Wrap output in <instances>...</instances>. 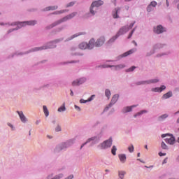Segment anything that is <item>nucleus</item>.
Masks as SVG:
<instances>
[{"label": "nucleus", "mask_w": 179, "mask_h": 179, "mask_svg": "<svg viewBox=\"0 0 179 179\" xmlns=\"http://www.w3.org/2000/svg\"><path fill=\"white\" fill-rule=\"evenodd\" d=\"M127 31H129V29L127 28V26H124L122 28L120 29L118 32L115 36L112 37L108 41V44H111V43H114V41L120 37V36H122V34H125V33H127Z\"/></svg>", "instance_id": "obj_1"}, {"label": "nucleus", "mask_w": 179, "mask_h": 179, "mask_svg": "<svg viewBox=\"0 0 179 179\" xmlns=\"http://www.w3.org/2000/svg\"><path fill=\"white\" fill-rule=\"evenodd\" d=\"M94 47V39H91L89 42V43L83 42L79 45V48L80 50H86L88 48V50H92Z\"/></svg>", "instance_id": "obj_2"}, {"label": "nucleus", "mask_w": 179, "mask_h": 179, "mask_svg": "<svg viewBox=\"0 0 179 179\" xmlns=\"http://www.w3.org/2000/svg\"><path fill=\"white\" fill-rule=\"evenodd\" d=\"M76 15V13H73L64 17L62 20H59V21H57V22L53 23L52 25H50V28L52 29V27H55V26H57V24L62 23V22H66V20H68L69 19H72V17H73Z\"/></svg>", "instance_id": "obj_3"}, {"label": "nucleus", "mask_w": 179, "mask_h": 179, "mask_svg": "<svg viewBox=\"0 0 179 179\" xmlns=\"http://www.w3.org/2000/svg\"><path fill=\"white\" fill-rule=\"evenodd\" d=\"M112 145H113V139L110 138L108 140H106L103 141L102 143L99 144L98 145V148L102 150L108 149V148H111Z\"/></svg>", "instance_id": "obj_4"}, {"label": "nucleus", "mask_w": 179, "mask_h": 179, "mask_svg": "<svg viewBox=\"0 0 179 179\" xmlns=\"http://www.w3.org/2000/svg\"><path fill=\"white\" fill-rule=\"evenodd\" d=\"M103 3H104L101 0L94 1L92 3L91 7H90V13H92V15H95L96 13H94V10H93V8H99V6H101V5H103Z\"/></svg>", "instance_id": "obj_5"}, {"label": "nucleus", "mask_w": 179, "mask_h": 179, "mask_svg": "<svg viewBox=\"0 0 179 179\" xmlns=\"http://www.w3.org/2000/svg\"><path fill=\"white\" fill-rule=\"evenodd\" d=\"M70 145L71 141H68L67 143H63L56 148V150L57 152H59V150H62L64 149H66V148L69 147Z\"/></svg>", "instance_id": "obj_6"}, {"label": "nucleus", "mask_w": 179, "mask_h": 179, "mask_svg": "<svg viewBox=\"0 0 179 179\" xmlns=\"http://www.w3.org/2000/svg\"><path fill=\"white\" fill-rule=\"evenodd\" d=\"M106 38H104L103 36H101L95 42V43L94 42V45H95V47H100L104 44Z\"/></svg>", "instance_id": "obj_7"}, {"label": "nucleus", "mask_w": 179, "mask_h": 179, "mask_svg": "<svg viewBox=\"0 0 179 179\" xmlns=\"http://www.w3.org/2000/svg\"><path fill=\"white\" fill-rule=\"evenodd\" d=\"M159 82V80L157 79H154V80H150L148 81H141V82H138L136 83V85H150V83H157Z\"/></svg>", "instance_id": "obj_8"}, {"label": "nucleus", "mask_w": 179, "mask_h": 179, "mask_svg": "<svg viewBox=\"0 0 179 179\" xmlns=\"http://www.w3.org/2000/svg\"><path fill=\"white\" fill-rule=\"evenodd\" d=\"M165 141L166 143H169V145H174L176 138L173 136H169V137L165 139Z\"/></svg>", "instance_id": "obj_9"}, {"label": "nucleus", "mask_w": 179, "mask_h": 179, "mask_svg": "<svg viewBox=\"0 0 179 179\" xmlns=\"http://www.w3.org/2000/svg\"><path fill=\"white\" fill-rule=\"evenodd\" d=\"M86 82V78H80V80H76L73 82L72 85L73 86H79V85H82L83 83H85Z\"/></svg>", "instance_id": "obj_10"}, {"label": "nucleus", "mask_w": 179, "mask_h": 179, "mask_svg": "<svg viewBox=\"0 0 179 179\" xmlns=\"http://www.w3.org/2000/svg\"><path fill=\"white\" fill-rule=\"evenodd\" d=\"M154 31L155 33H157V34H160L164 31H166V30H164V28H163L162 25H159L156 28H154Z\"/></svg>", "instance_id": "obj_11"}, {"label": "nucleus", "mask_w": 179, "mask_h": 179, "mask_svg": "<svg viewBox=\"0 0 179 179\" xmlns=\"http://www.w3.org/2000/svg\"><path fill=\"white\" fill-rule=\"evenodd\" d=\"M17 113L19 115V117H20L22 122H27V118H26V116H24V114H23V112L17 111Z\"/></svg>", "instance_id": "obj_12"}, {"label": "nucleus", "mask_w": 179, "mask_h": 179, "mask_svg": "<svg viewBox=\"0 0 179 179\" xmlns=\"http://www.w3.org/2000/svg\"><path fill=\"white\" fill-rule=\"evenodd\" d=\"M166 90V86L162 85L160 87H155L152 89V92H162V90Z\"/></svg>", "instance_id": "obj_13"}, {"label": "nucleus", "mask_w": 179, "mask_h": 179, "mask_svg": "<svg viewBox=\"0 0 179 179\" xmlns=\"http://www.w3.org/2000/svg\"><path fill=\"white\" fill-rule=\"evenodd\" d=\"M55 45H50L49 46L45 47V46H43V47H41V48H36L35 49H34V51H41V50H47V48H55Z\"/></svg>", "instance_id": "obj_14"}, {"label": "nucleus", "mask_w": 179, "mask_h": 179, "mask_svg": "<svg viewBox=\"0 0 179 179\" xmlns=\"http://www.w3.org/2000/svg\"><path fill=\"white\" fill-rule=\"evenodd\" d=\"M120 97V96L118 94H115L113 96L111 102L110 103V107H111V106H113V104H115V103H117V101L118 100V98Z\"/></svg>", "instance_id": "obj_15"}, {"label": "nucleus", "mask_w": 179, "mask_h": 179, "mask_svg": "<svg viewBox=\"0 0 179 179\" xmlns=\"http://www.w3.org/2000/svg\"><path fill=\"white\" fill-rule=\"evenodd\" d=\"M121 10L120 8H115V10L113 11L112 15L114 19H118V11Z\"/></svg>", "instance_id": "obj_16"}, {"label": "nucleus", "mask_w": 179, "mask_h": 179, "mask_svg": "<svg viewBox=\"0 0 179 179\" xmlns=\"http://www.w3.org/2000/svg\"><path fill=\"white\" fill-rule=\"evenodd\" d=\"M136 51V49H131L126 52H124L123 55H122V57H128V55H131V54H134Z\"/></svg>", "instance_id": "obj_17"}, {"label": "nucleus", "mask_w": 179, "mask_h": 179, "mask_svg": "<svg viewBox=\"0 0 179 179\" xmlns=\"http://www.w3.org/2000/svg\"><path fill=\"white\" fill-rule=\"evenodd\" d=\"M118 157H119L121 163H125V162L127 160V156L125 155V154H120L118 155Z\"/></svg>", "instance_id": "obj_18"}, {"label": "nucleus", "mask_w": 179, "mask_h": 179, "mask_svg": "<svg viewBox=\"0 0 179 179\" xmlns=\"http://www.w3.org/2000/svg\"><path fill=\"white\" fill-rule=\"evenodd\" d=\"M173 96V92L171 91L168 92L164 94L162 96V99H170Z\"/></svg>", "instance_id": "obj_19"}, {"label": "nucleus", "mask_w": 179, "mask_h": 179, "mask_svg": "<svg viewBox=\"0 0 179 179\" xmlns=\"http://www.w3.org/2000/svg\"><path fill=\"white\" fill-rule=\"evenodd\" d=\"M95 140H96V137H92V138H88L85 143L82 144L80 149H82L83 148V146H85V145H87V143H89L90 142H92V141H95Z\"/></svg>", "instance_id": "obj_20"}, {"label": "nucleus", "mask_w": 179, "mask_h": 179, "mask_svg": "<svg viewBox=\"0 0 179 179\" xmlns=\"http://www.w3.org/2000/svg\"><path fill=\"white\" fill-rule=\"evenodd\" d=\"M134 107H136V106H127L123 109V113H129V111H132V108Z\"/></svg>", "instance_id": "obj_21"}, {"label": "nucleus", "mask_w": 179, "mask_h": 179, "mask_svg": "<svg viewBox=\"0 0 179 179\" xmlns=\"http://www.w3.org/2000/svg\"><path fill=\"white\" fill-rule=\"evenodd\" d=\"M36 23H37V22L34 21V20L23 22L24 24H28V26H34V24H36Z\"/></svg>", "instance_id": "obj_22"}, {"label": "nucleus", "mask_w": 179, "mask_h": 179, "mask_svg": "<svg viewBox=\"0 0 179 179\" xmlns=\"http://www.w3.org/2000/svg\"><path fill=\"white\" fill-rule=\"evenodd\" d=\"M123 68H125V65L124 64H119V65L115 66V71H118L119 69H122Z\"/></svg>", "instance_id": "obj_23"}, {"label": "nucleus", "mask_w": 179, "mask_h": 179, "mask_svg": "<svg viewBox=\"0 0 179 179\" xmlns=\"http://www.w3.org/2000/svg\"><path fill=\"white\" fill-rule=\"evenodd\" d=\"M43 111L45 117H48L50 115V112H48V109L47 108V106H43Z\"/></svg>", "instance_id": "obj_24"}, {"label": "nucleus", "mask_w": 179, "mask_h": 179, "mask_svg": "<svg viewBox=\"0 0 179 179\" xmlns=\"http://www.w3.org/2000/svg\"><path fill=\"white\" fill-rule=\"evenodd\" d=\"M94 97V95H92L90 98L88 99V100L85 101L84 99H80V103H87V101H92L93 100V98Z\"/></svg>", "instance_id": "obj_25"}, {"label": "nucleus", "mask_w": 179, "mask_h": 179, "mask_svg": "<svg viewBox=\"0 0 179 179\" xmlns=\"http://www.w3.org/2000/svg\"><path fill=\"white\" fill-rule=\"evenodd\" d=\"M66 110V108H65V103L63 104V106H61L58 108L57 111L59 113H62V111H65Z\"/></svg>", "instance_id": "obj_26"}, {"label": "nucleus", "mask_w": 179, "mask_h": 179, "mask_svg": "<svg viewBox=\"0 0 179 179\" xmlns=\"http://www.w3.org/2000/svg\"><path fill=\"white\" fill-rule=\"evenodd\" d=\"M116 152H117V147L113 145L111 150L112 155H113V156H115V155H117Z\"/></svg>", "instance_id": "obj_27"}, {"label": "nucleus", "mask_w": 179, "mask_h": 179, "mask_svg": "<svg viewBox=\"0 0 179 179\" xmlns=\"http://www.w3.org/2000/svg\"><path fill=\"white\" fill-rule=\"evenodd\" d=\"M46 9L47 10H55L56 9H58V6H50Z\"/></svg>", "instance_id": "obj_28"}, {"label": "nucleus", "mask_w": 179, "mask_h": 179, "mask_svg": "<svg viewBox=\"0 0 179 179\" xmlns=\"http://www.w3.org/2000/svg\"><path fill=\"white\" fill-rule=\"evenodd\" d=\"M105 94L108 99H110V96H111V92L109 90H106Z\"/></svg>", "instance_id": "obj_29"}, {"label": "nucleus", "mask_w": 179, "mask_h": 179, "mask_svg": "<svg viewBox=\"0 0 179 179\" xmlns=\"http://www.w3.org/2000/svg\"><path fill=\"white\" fill-rule=\"evenodd\" d=\"M144 113H146V110H141V112H138L137 114L134 115V117L136 118L138 115H142Z\"/></svg>", "instance_id": "obj_30"}, {"label": "nucleus", "mask_w": 179, "mask_h": 179, "mask_svg": "<svg viewBox=\"0 0 179 179\" xmlns=\"http://www.w3.org/2000/svg\"><path fill=\"white\" fill-rule=\"evenodd\" d=\"M157 6V2L156 1H152L150 4V6H153V8L156 7Z\"/></svg>", "instance_id": "obj_31"}, {"label": "nucleus", "mask_w": 179, "mask_h": 179, "mask_svg": "<svg viewBox=\"0 0 179 179\" xmlns=\"http://www.w3.org/2000/svg\"><path fill=\"white\" fill-rule=\"evenodd\" d=\"M135 24V22H132L129 24V26H126L127 29H129V30H131V29H132L134 27V25Z\"/></svg>", "instance_id": "obj_32"}, {"label": "nucleus", "mask_w": 179, "mask_h": 179, "mask_svg": "<svg viewBox=\"0 0 179 179\" xmlns=\"http://www.w3.org/2000/svg\"><path fill=\"white\" fill-rule=\"evenodd\" d=\"M167 117H169L168 114H164V115H161L159 117V118H161L162 120H164V119L167 118Z\"/></svg>", "instance_id": "obj_33"}, {"label": "nucleus", "mask_w": 179, "mask_h": 179, "mask_svg": "<svg viewBox=\"0 0 179 179\" xmlns=\"http://www.w3.org/2000/svg\"><path fill=\"white\" fill-rule=\"evenodd\" d=\"M136 69V67L135 66H133L127 70V72H132V71L135 70Z\"/></svg>", "instance_id": "obj_34"}, {"label": "nucleus", "mask_w": 179, "mask_h": 179, "mask_svg": "<svg viewBox=\"0 0 179 179\" xmlns=\"http://www.w3.org/2000/svg\"><path fill=\"white\" fill-rule=\"evenodd\" d=\"M135 31V28L131 31V33L128 36V38H131L132 37V34H134Z\"/></svg>", "instance_id": "obj_35"}, {"label": "nucleus", "mask_w": 179, "mask_h": 179, "mask_svg": "<svg viewBox=\"0 0 179 179\" xmlns=\"http://www.w3.org/2000/svg\"><path fill=\"white\" fill-rule=\"evenodd\" d=\"M162 149H167V145L164 142L162 143Z\"/></svg>", "instance_id": "obj_36"}, {"label": "nucleus", "mask_w": 179, "mask_h": 179, "mask_svg": "<svg viewBox=\"0 0 179 179\" xmlns=\"http://www.w3.org/2000/svg\"><path fill=\"white\" fill-rule=\"evenodd\" d=\"M128 150L130 152V153H132V152H134V145L129 147Z\"/></svg>", "instance_id": "obj_37"}, {"label": "nucleus", "mask_w": 179, "mask_h": 179, "mask_svg": "<svg viewBox=\"0 0 179 179\" xmlns=\"http://www.w3.org/2000/svg\"><path fill=\"white\" fill-rule=\"evenodd\" d=\"M83 33H79V34H76L72 36V38H75V37H78V36H82Z\"/></svg>", "instance_id": "obj_38"}, {"label": "nucleus", "mask_w": 179, "mask_h": 179, "mask_svg": "<svg viewBox=\"0 0 179 179\" xmlns=\"http://www.w3.org/2000/svg\"><path fill=\"white\" fill-rule=\"evenodd\" d=\"M75 5L74 2H70L69 4H67L66 7L69 8V6H73Z\"/></svg>", "instance_id": "obj_39"}, {"label": "nucleus", "mask_w": 179, "mask_h": 179, "mask_svg": "<svg viewBox=\"0 0 179 179\" xmlns=\"http://www.w3.org/2000/svg\"><path fill=\"white\" fill-rule=\"evenodd\" d=\"M147 11L148 12H152V6H148V7H147Z\"/></svg>", "instance_id": "obj_40"}, {"label": "nucleus", "mask_w": 179, "mask_h": 179, "mask_svg": "<svg viewBox=\"0 0 179 179\" xmlns=\"http://www.w3.org/2000/svg\"><path fill=\"white\" fill-rule=\"evenodd\" d=\"M55 131H56V132H59V131H61V127L60 126H57L55 128Z\"/></svg>", "instance_id": "obj_41"}, {"label": "nucleus", "mask_w": 179, "mask_h": 179, "mask_svg": "<svg viewBox=\"0 0 179 179\" xmlns=\"http://www.w3.org/2000/svg\"><path fill=\"white\" fill-rule=\"evenodd\" d=\"M75 108L78 110V111H80V108L76 105L74 106Z\"/></svg>", "instance_id": "obj_42"}, {"label": "nucleus", "mask_w": 179, "mask_h": 179, "mask_svg": "<svg viewBox=\"0 0 179 179\" xmlns=\"http://www.w3.org/2000/svg\"><path fill=\"white\" fill-rule=\"evenodd\" d=\"M159 156H166V153L159 152Z\"/></svg>", "instance_id": "obj_43"}, {"label": "nucleus", "mask_w": 179, "mask_h": 179, "mask_svg": "<svg viewBox=\"0 0 179 179\" xmlns=\"http://www.w3.org/2000/svg\"><path fill=\"white\" fill-rule=\"evenodd\" d=\"M73 175H70L66 179H73Z\"/></svg>", "instance_id": "obj_44"}, {"label": "nucleus", "mask_w": 179, "mask_h": 179, "mask_svg": "<svg viewBox=\"0 0 179 179\" xmlns=\"http://www.w3.org/2000/svg\"><path fill=\"white\" fill-rule=\"evenodd\" d=\"M166 136H169V134H162V138H166Z\"/></svg>", "instance_id": "obj_45"}, {"label": "nucleus", "mask_w": 179, "mask_h": 179, "mask_svg": "<svg viewBox=\"0 0 179 179\" xmlns=\"http://www.w3.org/2000/svg\"><path fill=\"white\" fill-rule=\"evenodd\" d=\"M166 6H170V4L169 3V0H166Z\"/></svg>", "instance_id": "obj_46"}, {"label": "nucleus", "mask_w": 179, "mask_h": 179, "mask_svg": "<svg viewBox=\"0 0 179 179\" xmlns=\"http://www.w3.org/2000/svg\"><path fill=\"white\" fill-rule=\"evenodd\" d=\"M70 96H73V91H72V90H71Z\"/></svg>", "instance_id": "obj_47"}, {"label": "nucleus", "mask_w": 179, "mask_h": 179, "mask_svg": "<svg viewBox=\"0 0 179 179\" xmlns=\"http://www.w3.org/2000/svg\"><path fill=\"white\" fill-rule=\"evenodd\" d=\"M133 43L136 45H136H138V44L136 43V42H135V41H133Z\"/></svg>", "instance_id": "obj_48"}, {"label": "nucleus", "mask_w": 179, "mask_h": 179, "mask_svg": "<svg viewBox=\"0 0 179 179\" xmlns=\"http://www.w3.org/2000/svg\"><path fill=\"white\" fill-rule=\"evenodd\" d=\"M163 163H167V158H166V159L164 160Z\"/></svg>", "instance_id": "obj_49"}, {"label": "nucleus", "mask_w": 179, "mask_h": 179, "mask_svg": "<svg viewBox=\"0 0 179 179\" xmlns=\"http://www.w3.org/2000/svg\"><path fill=\"white\" fill-rule=\"evenodd\" d=\"M64 12H65L64 10L63 11H59V13H64Z\"/></svg>", "instance_id": "obj_50"}, {"label": "nucleus", "mask_w": 179, "mask_h": 179, "mask_svg": "<svg viewBox=\"0 0 179 179\" xmlns=\"http://www.w3.org/2000/svg\"><path fill=\"white\" fill-rule=\"evenodd\" d=\"M131 1H132V0H125L126 2H129Z\"/></svg>", "instance_id": "obj_51"}, {"label": "nucleus", "mask_w": 179, "mask_h": 179, "mask_svg": "<svg viewBox=\"0 0 179 179\" xmlns=\"http://www.w3.org/2000/svg\"><path fill=\"white\" fill-rule=\"evenodd\" d=\"M137 156H138V157H139V156H141V153L138 152Z\"/></svg>", "instance_id": "obj_52"}, {"label": "nucleus", "mask_w": 179, "mask_h": 179, "mask_svg": "<svg viewBox=\"0 0 179 179\" xmlns=\"http://www.w3.org/2000/svg\"><path fill=\"white\" fill-rule=\"evenodd\" d=\"M177 123L179 124V117L177 120Z\"/></svg>", "instance_id": "obj_53"}, {"label": "nucleus", "mask_w": 179, "mask_h": 179, "mask_svg": "<svg viewBox=\"0 0 179 179\" xmlns=\"http://www.w3.org/2000/svg\"><path fill=\"white\" fill-rule=\"evenodd\" d=\"M129 9V6H127V10H128Z\"/></svg>", "instance_id": "obj_54"}, {"label": "nucleus", "mask_w": 179, "mask_h": 179, "mask_svg": "<svg viewBox=\"0 0 179 179\" xmlns=\"http://www.w3.org/2000/svg\"><path fill=\"white\" fill-rule=\"evenodd\" d=\"M145 149H148V145H145Z\"/></svg>", "instance_id": "obj_55"}, {"label": "nucleus", "mask_w": 179, "mask_h": 179, "mask_svg": "<svg viewBox=\"0 0 179 179\" xmlns=\"http://www.w3.org/2000/svg\"><path fill=\"white\" fill-rule=\"evenodd\" d=\"M105 110H108V107L106 108Z\"/></svg>", "instance_id": "obj_56"}, {"label": "nucleus", "mask_w": 179, "mask_h": 179, "mask_svg": "<svg viewBox=\"0 0 179 179\" xmlns=\"http://www.w3.org/2000/svg\"><path fill=\"white\" fill-rule=\"evenodd\" d=\"M48 138H49L50 139H51V137H50V136H48Z\"/></svg>", "instance_id": "obj_57"}, {"label": "nucleus", "mask_w": 179, "mask_h": 179, "mask_svg": "<svg viewBox=\"0 0 179 179\" xmlns=\"http://www.w3.org/2000/svg\"><path fill=\"white\" fill-rule=\"evenodd\" d=\"M112 66H108L109 68H111Z\"/></svg>", "instance_id": "obj_58"}, {"label": "nucleus", "mask_w": 179, "mask_h": 179, "mask_svg": "<svg viewBox=\"0 0 179 179\" xmlns=\"http://www.w3.org/2000/svg\"><path fill=\"white\" fill-rule=\"evenodd\" d=\"M36 124H38V122H36Z\"/></svg>", "instance_id": "obj_59"}, {"label": "nucleus", "mask_w": 179, "mask_h": 179, "mask_svg": "<svg viewBox=\"0 0 179 179\" xmlns=\"http://www.w3.org/2000/svg\"><path fill=\"white\" fill-rule=\"evenodd\" d=\"M50 44H52V43H50Z\"/></svg>", "instance_id": "obj_60"}, {"label": "nucleus", "mask_w": 179, "mask_h": 179, "mask_svg": "<svg viewBox=\"0 0 179 179\" xmlns=\"http://www.w3.org/2000/svg\"><path fill=\"white\" fill-rule=\"evenodd\" d=\"M178 131H179V128H178Z\"/></svg>", "instance_id": "obj_61"}]
</instances>
